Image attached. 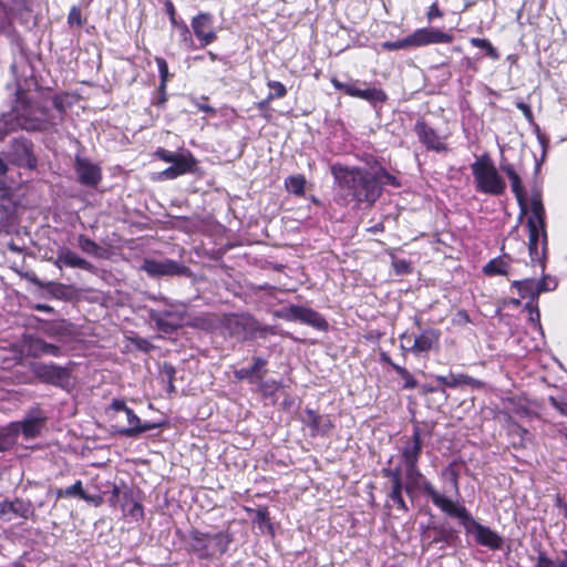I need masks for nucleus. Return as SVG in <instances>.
<instances>
[{
    "instance_id": "obj_42",
    "label": "nucleus",
    "mask_w": 567,
    "mask_h": 567,
    "mask_svg": "<svg viewBox=\"0 0 567 567\" xmlns=\"http://www.w3.org/2000/svg\"><path fill=\"white\" fill-rule=\"evenodd\" d=\"M471 44L475 48L483 49L486 52V54L492 59H498L499 56L497 50L486 39L472 38Z\"/></svg>"
},
{
    "instance_id": "obj_63",
    "label": "nucleus",
    "mask_w": 567,
    "mask_h": 567,
    "mask_svg": "<svg viewBox=\"0 0 567 567\" xmlns=\"http://www.w3.org/2000/svg\"><path fill=\"white\" fill-rule=\"evenodd\" d=\"M527 307L530 308V320L532 321H535V320H539V310H538V307L537 306H534L530 303L527 305Z\"/></svg>"
},
{
    "instance_id": "obj_53",
    "label": "nucleus",
    "mask_w": 567,
    "mask_h": 567,
    "mask_svg": "<svg viewBox=\"0 0 567 567\" xmlns=\"http://www.w3.org/2000/svg\"><path fill=\"white\" fill-rule=\"evenodd\" d=\"M182 153H174V152H169L165 148H158L156 152H155V155L161 158L162 161L164 162H167V163H173L177 156H179Z\"/></svg>"
},
{
    "instance_id": "obj_11",
    "label": "nucleus",
    "mask_w": 567,
    "mask_h": 567,
    "mask_svg": "<svg viewBox=\"0 0 567 567\" xmlns=\"http://www.w3.org/2000/svg\"><path fill=\"white\" fill-rule=\"evenodd\" d=\"M141 270L145 271L151 277L162 276H176V275H188L189 269L172 259H145L140 267Z\"/></svg>"
},
{
    "instance_id": "obj_24",
    "label": "nucleus",
    "mask_w": 567,
    "mask_h": 567,
    "mask_svg": "<svg viewBox=\"0 0 567 567\" xmlns=\"http://www.w3.org/2000/svg\"><path fill=\"white\" fill-rule=\"evenodd\" d=\"M126 416L127 422L130 424V427L123 429L120 431V434L126 436V437H136L141 435L144 432L154 430L158 427V424L156 423H142L140 417L134 413L132 409L126 410Z\"/></svg>"
},
{
    "instance_id": "obj_58",
    "label": "nucleus",
    "mask_w": 567,
    "mask_h": 567,
    "mask_svg": "<svg viewBox=\"0 0 567 567\" xmlns=\"http://www.w3.org/2000/svg\"><path fill=\"white\" fill-rule=\"evenodd\" d=\"M516 106L518 110H520L524 114V116L529 121L532 122L533 120V113H532V110L529 107L528 104L524 103V102H518L516 103Z\"/></svg>"
},
{
    "instance_id": "obj_35",
    "label": "nucleus",
    "mask_w": 567,
    "mask_h": 567,
    "mask_svg": "<svg viewBox=\"0 0 567 567\" xmlns=\"http://www.w3.org/2000/svg\"><path fill=\"white\" fill-rule=\"evenodd\" d=\"M155 62L157 64L159 76H161V83H159L158 89L164 94L165 89H166V83L169 78L168 65H167V62L163 58H159V56L155 58ZM164 102H165V96L163 95L158 103H164Z\"/></svg>"
},
{
    "instance_id": "obj_43",
    "label": "nucleus",
    "mask_w": 567,
    "mask_h": 567,
    "mask_svg": "<svg viewBox=\"0 0 567 567\" xmlns=\"http://www.w3.org/2000/svg\"><path fill=\"white\" fill-rule=\"evenodd\" d=\"M84 491H83V487H82V482L81 481H76L73 485L66 487V488H60L58 489L56 492V496L59 498L61 497H82Z\"/></svg>"
},
{
    "instance_id": "obj_54",
    "label": "nucleus",
    "mask_w": 567,
    "mask_h": 567,
    "mask_svg": "<svg viewBox=\"0 0 567 567\" xmlns=\"http://www.w3.org/2000/svg\"><path fill=\"white\" fill-rule=\"evenodd\" d=\"M68 22L70 25H82V16H81V11L76 8V7H73L68 16Z\"/></svg>"
},
{
    "instance_id": "obj_13",
    "label": "nucleus",
    "mask_w": 567,
    "mask_h": 567,
    "mask_svg": "<svg viewBox=\"0 0 567 567\" xmlns=\"http://www.w3.org/2000/svg\"><path fill=\"white\" fill-rule=\"evenodd\" d=\"M284 317L287 320L300 321L301 323L311 326L318 330H327L328 328L326 319L319 312L307 307L290 306Z\"/></svg>"
},
{
    "instance_id": "obj_32",
    "label": "nucleus",
    "mask_w": 567,
    "mask_h": 567,
    "mask_svg": "<svg viewBox=\"0 0 567 567\" xmlns=\"http://www.w3.org/2000/svg\"><path fill=\"white\" fill-rule=\"evenodd\" d=\"M165 9H166V13L168 14L172 24L178 27L182 30L183 40L186 43L192 44L193 43V39H192L190 34H189V29H188L186 23H184V22L178 23L177 22L175 7H174V4H173V2L171 0H167L165 2Z\"/></svg>"
},
{
    "instance_id": "obj_12",
    "label": "nucleus",
    "mask_w": 567,
    "mask_h": 567,
    "mask_svg": "<svg viewBox=\"0 0 567 567\" xmlns=\"http://www.w3.org/2000/svg\"><path fill=\"white\" fill-rule=\"evenodd\" d=\"M422 434L417 425L413 426L412 435L405 437L400 449L401 458L404 467H410V472L417 465L422 453Z\"/></svg>"
},
{
    "instance_id": "obj_19",
    "label": "nucleus",
    "mask_w": 567,
    "mask_h": 567,
    "mask_svg": "<svg viewBox=\"0 0 567 567\" xmlns=\"http://www.w3.org/2000/svg\"><path fill=\"white\" fill-rule=\"evenodd\" d=\"M440 340V333L435 329H425L419 336L413 339L411 346L406 347L401 344L402 350L410 351L412 353L427 352L437 346Z\"/></svg>"
},
{
    "instance_id": "obj_31",
    "label": "nucleus",
    "mask_w": 567,
    "mask_h": 567,
    "mask_svg": "<svg viewBox=\"0 0 567 567\" xmlns=\"http://www.w3.org/2000/svg\"><path fill=\"white\" fill-rule=\"evenodd\" d=\"M30 351L34 357H40L43 354H49L53 357H58L61 353V350L58 346L48 343L44 340L35 339L30 344Z\"/></svg>"
},
{
    "instance_id": "obj_46",
    "label": "nucleus",
    "mask_w": 567,
    "mask_h": 567,
    "mask_svg": "<svg viewBox=\"0 0 567 567\" xmlns=\"http://www.w3.org/2000/svg\"><path fill=\"white\" fill-rule=\"evenodd\" d=\"M268 87L271 90V92L268 94V101L284 97L287 94L286 86L281 82L269 81Z\"/></svg>"
},
{
    "instance_id": "obj_28",
    "label": "nucleus",
    "mask_w": 567,
    "mask_h": 567,
    "mask_svg": "<svg viewBox=\"0 0 567 567\" xmlns=\"http://www.w3.org/2000/svg\"><path fill=\"white\" fill-rule=\"evenodd\" d=\"M513 287L517 289L522 298H529L532 302L538 298L536 279L527 278L524 280H516L513 282Z\"/></svg>"
},
{
    "instance_id": "obj_29",
    "label": "nucleus",
    "mask_w": 567,
    "mask_h": 567,
    "mask_svg": "<svg viewBox=\"0 0 567 567\" xmlns=\"http://www.w3.org/2000/svg\"><path fill=\"white\" fill-rule=\"evenodd\" d=\"M532 215L527 223L534 221L536 226H545V208L539 194H533L530 198Z\"/></svg>"
},
{
    "instance_id": "obj_7",
    "label": "nucleus",
    "mask_w": 567,
    "mask_h": 567,
    "mask_svg": "<svg viewBox=\"0 0 567 567\" xmlns=\"http://www.w3.org/2000/svg\"><path fill=\"white\" fill-rule=\"evenodd\" d=\"M225 327L228 332L241 340L265 337L268 328H262L259 322L249 315H231L226 318Z\"/></svg>"
},
{
    "instance_id": "obj_30",
    "label": "nucleus",
    "mask_w": 567,
    "mask_h": 567,
    "mask_svg": "<svg viewBox=\"0 0 567 567\" xmlns=\"http://www.w3.org/2000/svg\"><path fill=\"white\" fill-rule=\"evenodd\" d=\"M17 443V426L9 423L0 427V452L9 451Z\"/></svg>"
},
{
    "instance_id": "obj_59",
    "label": "nucleus",
    "mask_w": 567,
    "mask_h": 567,
    "mask_svg": "<svg viewBox=\"0 0 567 567\" xmlns=\"http://www.w3.org/2000/svg\"><path fill=\"white\" fill-rule=\"evenodd\" d=\"M177 176H181V175L177 173V171L173 166L167 167L166 169H164L161 173V177L164 179H173V178H176Z\"/></svg>"
},
{
    "instance_id": "obj_22",
    "label": "nucleus",
    "mask_w": 567,
    "mask_h": 567,
    "mask_svg": "<svg viewBox=\"0 0 567 567\" xmlns=\"http://www.w3.org/2000/svg\"><path fill=\"white\" fill-rule=\"evenodd\" d=\"M54 266L58 268H62V266H68L71 268H80L87 271L93 269V265L86 259L79 256L76 252L72 251L69 248H61L58 251V257L53 260Z\"/></svg>"
},
{
    "instance_id": "obj_21",
    "label": "nucleus",
    "mask_w": 567,
    "mask_h": 567,
    "mask_svg": "<svg viewBox=\"0 0 567 567\" xmlns=\"http://www.w3.org/2000/svg\"><path fill=\"white\" fill-rule=\"evenodd\" d=\"M75 171L79 181L87 186H96L101 179L100 168L90 161L76 157Z\"/></svg>"
},
{
    "instance_id": "obj_26",
    "label": "nucleus",
    "mask_w": 567,
    "mask_h": 567,
    "mask_svg": "<svg viewBox=\"0 0 567 567\" xmlns=\"http://www.w3.org/2000/svg\"><path fill=\"white\" fill-rule=\"evenodd\" d=\"M436 381L449 388H457L461 385H468L472 388H480L483 383L466 374H451L449 377L437 375Z\"/></svg>"
},
{
    "instance_id": "obj_4",
    "label": "nucleus",
    "mask_w": 567,
    "mask_h": 567,
    "mask_svg": "<svg viewBox=\"0 0 567 567\" xmlns=\"http://www.w3.org/2000/svg\"><path fill=\"white\" fill-rule=\"evenodd\" d=\"M477 192L499 196L506 189V183L498 174L494 163L488 155H482L471 165Z\"/></svg>"
},
{
    "instance_id": "obj_56",
    "label": "nucleus",
    "mask_w": 567,
    "mask_h": 567,
    "mask_svg": "<svg viewBox=\"0 0 567 567\" xmlns=\"http://www.w3.org/2000/svg\"><path fill=\"white\" fill-rule=\"evenodd\" d=\"M443 17V12L440 10L436 2L432 3L426 13V18L429 21H433L435 18Z\"/></svg>"
},
{
    "instance_id": "obj_49",
    "label": "nucleus",
    "mask_w": 567,
    "mask_h": 567,
    "mask_svg": "<svg viewBox=\"0 0 567 567\" xmlns=\"http://www.w3.org/2000/svg\"><path fill=\"white\" fill-rule=\"evenodd\" d=\"M536 287L539 296L543 292L554 290L557 287V282L549 276H545L540 280H536Z\"/></svg>"
},
{
    "instance_id": "obj_62",
    "label": "nucleus",
    "mask_w": 567,
    "mask_h": 567,
    "mask_svg": "<svg viewBox=\"0 0 567 567\" xmlns=\"http://www.w3.org/2000/svg\"><path fill=\"white\" fill-rule=\"evenodd\" d=\"M112 408L115 410V411H123L126 413V410L130 409L124 401L122 400H114L112 402Z\"/></svg>"
},
{
    "instance_id": "obj_45",
    "label": "nucleus",
    "mask_w": 567,
    "mask_h": 567,
    "mask_svg": "<svg viewBox=\"0 0 567 567\" xmlns=\"http://www.w3.org/2000/svg\"><path fill=\"white\" fill-rule=\"evenodd\" d=\"M403 489H404L403 486L391 487V491L389 493V498L396 505L398 509L406 513L409 511V507L402 497Z\"/></svg>"
},
{
    "instance_id": "obj_6",
    "label": "nucleus",
    "mask_w": 567,
    "mask_h": 567,
    "mask_svg": "<svg viewBox=\"0 0 567 567\" xmlns=\"http://www.w3.org/2000/svg\"><path fill=\"white\" fill-rule=\"evenodd\" d=\"M404 470L406 483L403 487L408 496H410L411 498L413 497L415 491H421L426 496H429L432 503L441 511L442 505L443 507L445 506V502H454L453 499L437 492L431 484V482H429L420 472L417 465H414V468L411 472L410 467H404Z\"/></svg>"
},
{
    "instance_id": "obj_50",
    "label": "nucleus",
    "mask_w": 567,
    "mask_h": 567,
    "mask_svg": "<svg viewBox=\"0 0 567 567\" xmlns=\"http://www.w3.org/2000/svg\"><path fill=\"white\" fill-rule=\"evenodd\" d=\"M442 476L451 482L452 487L458 495V474L455 468L452 465L447 466L442 471Z\"/></svg>"
},
{
    "instance_id": "obj_1",
    "label": "nucleus",
    "mask_w": 567,
    "mask_h": 567,
    "mask_svg": "<svg viewBox=\"0 0 567 567\" xmlns=\"http://www.w3.org/2000/svg\"><path fill=\"white\" fill-rule=\"evenodd\" d=\"M52 104L54 112L39 101L18 99L12 111L0 120V140L18 128L35 132L58 125L64 109L58 99H54Z\"/></svg>"
},
{
    "instance_id": "obj_27",
    "label": "nucleus",
    "mask_w": 567,
    "mask_h": 567,
    "mask_svg": "<svg viewBox=\"0 0 567 567\" xmlns=\"http://www.w3.org/2000/svg\"><path fill=\"white\" fill-rule=\"evenodd\" d=\"M266 365V361L262 358H254V364L251 368H241L235 371V377L238 380L249 379L255 377L257 380L261 381L265 372H261L264 367Z\"/></svg>"
},
{
    "instance_id": "obj_18",
    "label": "nucleus",
    "mask_w": 567,
    "mask_h": 567,
    "mask_svg": "<svg viewBox=\"0 0 567 567\" xmlns=\"http://www.w3.org/2000/svg\"><path fill=\"white\" fill-rule=\"evenodd\" d=\"M529 238L528 249L533 261H540L544 254L547 236L545 226H536L534 221L527 223Z\"/></svg>"
},
{
    "instance_id": "obj_47",
    "label": "nucleus",
    "mask_w": 567,
    "mask_h": 567,
    "mask_svg": "<svg viewBox=\"0 0 567 567\" xmlns=\"http://www.w3.org/2000/svg\"><path fill=\"white\" fill-rule=\"evenodd\" d=\"M383 475L391 481V487L403 486L401 467L383 470Z\"/></svg>"
},
{
    "instance_id": "obj_5",
    "label": "nucleus",
    "mask_w": 567,
    "mask_h": 567,
    "mask_svg": "<svg viewBox=\"0 0 567 567\" xmlns=\"http://www.w3.org/2000/svg\"><path fill=\"white\" fill-rule=\"evenodd\" d=\"M231 540L228 533L207 534L193 530L189 535L188 548L200 559H206L216 554L226 553Z\"/></svg>"
},
{
    "instance_id": "obj_61",
    "label": "nucleus",
    "mask_w": 567,
    "mask_h": 567,
    "mask_svg": "<svg viewBox=\"0 0 567 567\" xmlns=\"http://www.w3.org/2000/svg\"><path fill=\"white\" fill-rule=\"evenodd\" d=\"M554 567H567V550H564L561 555L554 560Z\"/></svg>"
},
{
    "instance_id": "obj_17",
    "label": "nucleus",
    "mask_w": 567,
    "mask_h": 567,
    "mask_svg": "<svg viewBox=\"0 0 567 567\" xmlns=\"http://www.w3.org/2000/svg\"><path fill=\"white\" fill-rule=\"evenodd\" d=\"M9 158L18 166L30 169L37 166V158L32 153L31 143L27 140H16L12 143Z\"/></svg>"
},
{
    "instance_id": "obj_48",
    "label": "nucleus",
    "mask_w": 567,
    "mask_h": 567,
    "mask_svg": "<svg viewBox=\"0 0 567 567\" xmlns=\"http://www.w3.org/2000/svg\"><path fill=\"white\" fill-rule=\"evenodd\" d=\"M413 47V42H411V34L405 39L398 41H388L382 44V48L389 51L401 50Z\"/></svg>"
},
{
    "instance_id": "obj_55",
    "label": "nucleus",
    "mask_w": 567,
    "mask_h": 567,
    "mask_svg": "<svg viewBox=\"0 0 567 567\" xmlns=\"http://www.w3.org/2000/svg\"><path fill=\"white\" fill-rule=\"evenodd\" d=\"M535 567H554V560L550 559L545 553H539Z\"/></svg>"
},
{
    "instance_id": "obj_38",
    "label": "nucleus",
    "mask_w": 567,
    "mask_h": 567,
    "mask_svg": "<svg viewBox=\"0 0 567 567\" xmlns=\"http://www.w3.org/2000/svg\"><path fill=\"white\" fill-rule=\"evenodd\" d=\"M359 99L375 103V102H384L386 100V94L381 89H364L359 91Z\"/></svg>"
},
{
    "instance_id": "obj_57",
    "label": "nucleus",
    "mask_w": 567,
    "mask_h": 567,
    "mask_svg": "<svg viewBox=\"0 0 567 567\" xmlns=\"http://www.w3.org/2000/svg\"><path fill=\"white\" fill-rule=\"evenodd\" d=\"M360 89L355 86L353 82H346L343 86V92L350 96L358 97Z\"/></svg>"
},
{
    "instance_id": "obj_52",
    "label": "nucleus",
    "mask_w": 567,
    "mask_h": 567,
    "mask_svg": "<svg viewBox=\"0 0 567 567\" xmlns=\"http://www.w3.org/2000/svg\"><path fill=\"white\" fill-rule=\"evenodd\" d=\"M11 23L9 9L0 2V32L6 31Z\"/></svg>"
},
{
    "instance_id": "obj_60",
    "label": "nucleus",
    "mask_w": 567,
    "mask_h": 567,
    "mask_svg": "<svg viewBox=\"0 0 567 567\" xmlns=\"http://www.w3.org/2000/svg\"><path fill=\"white\" fill-rule=\"evenodd\" d=\"M81 499L87 502V503H92L94 504L95 506H99L101 503H102V497L101 496H97V495H89L86 494L85 492L83 493Z\"/></svg>"
},
{
    "instance_id": "obj_25",
    "label": "nucleus",
    "mask_w": 567,
    "mask_h": 567,
    "mask_svg": "<svg viewBox=\"0 0 567 567\" xmlns=\"http://www.w3.org/2000/svg\"><path fill=\"white\" fill-rule=\"evenodd\" d=\"M501 169L508 177L512 192L514 193L522 210L526 209V194L522 184V179L512 164H502Z\"/></svg>"
},
{
    "instance_id": "obj_23",
    "label": "nucleus",
    "mask_w": 567,
    "mask_h": 567,
    "mask_svg": "<svg viewBox=\"0 0 567 567\" xmlns=\"http://www.w3.org/2000/svg\"><path fill=\"white\" fill-rule=\"evenodd\" d=\"M9 514L28 519L33 515L32 504L20 498L0 502V516H7Z\"/></svg>"
},
{
    "instance_id": "obj_10",
    "label": "nucleus",
    "mask_w": 567,
    "mask_h": 567,
    "mask_svg": "<svg viewBox=\"0 0 567 567\" xmlns=\"http://www.w3.org/2000/svg\"><path fill=\"white\" fill-rule=\"evenodd\" d=\"M47 414L40 408L31 409L20 422H11L17 426V439L22 433L24 439H34L40 435L47 422Z\"/></svg>"
},
{
    "instance_id": "obj_2",
    "label": "nucleus",
    "mask_w": 567,
    "mask_h": 567,
    "mask_svg": "<svg viewBox=\"0 0 567 567\" xmlns=\"http://www.w3.org/2000/svg\"><path fill=\"white\" fill-rule=\"evenodd\" d=\"M332 174L346 199L350 197L359 204L372 205L381 196L380 185L372 171L334 165Z\"/></svg>"
},
{
    "instance_id": "obj_8",
    "label": "nucleus",
    "mask_w": 567,
    "mask_h": 567,
    "mask_svg": "<svg viewBox=\"0 0 567 567\" xmlns=\"http://www.w3.org/2000/svg\"><path fill=\"white\" fill-rule=\"evenodd\" d=\"M186 317V309L183 305H167L163 309H152L150 319L158 330L171 333L183 326Z\"/></svg>"
},
{
    "instance_id": "obj_15",
    "label": "nucleus",
    "mask_w": 567,
    "mask_h": 567,
    "mask_svg": "<svg viewBox=\"0 0 567 567\" xmlns=\"http://www.w3.org/2000/svg\"><path fill=\"white\" fill-rule=\"evenodd\" d=\"M301 422L310 430L311 436H324L333 427L329 415L319 414L312 409H306L301 415Z\"/></svg>"
},
{
    "instance_id": "obj_41",
    "label": "nucleus",
    "mask_w": 567,
    "mask_h": 567,
    "mask_svg": "<svg viewBox=\"0 0 567 567\" xmlns=\"http://www.w3.org/2000/svg\"><path fill=\"white\" fill-rule=\"evenodd\" d=\"M195 162L190 156H186L181 154L172 163V166L177 171L179 175L186 174L192 171Z\"/></svg>"
},
{
    "instance_id": "obj_37",
    "label": "nucleus",
    "mask_w": 567,
    "mask_h": 567,
    "mask_svg": "<svg viewBox=\"0 0 567 567\" xmlns=\"http://www.w3.org/2000/svg\"><path fill=\"white\" fill-rule=\"evenodd\" d=\"M122 509L125 515L131 516L136 520L143 516L142 505L138 502L128 498L127 495H125V503L122 505Z\"/></svg>"
},
{
    "instance_id": "obj_64",
    "label": "nucleus",
    "mask_w": 567,
    "mask_h": 567,
    "mask_svg": "<svg viewBox=\"0 0 567 567\" xmlns=\"http://www.w3.org/2000/svg\"><path fill=\"white\" fill-rule=\"evenodd\" d=\"M196 106H197L198 110H200V111H203L205 113H209V114H214L215 113V110L212 106H209L208 104H206V103L197 102Z\"/></svg>"
},
{
    "instance_id": "obj_44",
    "label": "nucleus",
    "mask_w": 567,
    "mask_h": 567,
    "mask_svg": "<svg viewBox=\"0 0 567 567\" xmlns=\"http://www.w3.org/2000/svg\"><path fill=\"white\" fill-rule=\"evenodd\" d=\"M392 369L404 380V389H414L417 386L416 380L405 368L399 364H392Z\"/></svg>"
},
{
    "instance_id": "obj_39",
    "label": "nucleus",
    "mask_w": 567,
    "mask_h": 567,
    "mask_svg": "<svg viewBox=\"0 0 567 567\" xmlns=\"http://www.w3.org/2000/svg\"><path fill=\"white\" fill-rule=\"evenodd\" d=\"M8 165L0 155V198H8L10 195V186L8 184Z\"/></svg>"
},
{
    "instance_id": "obj_14",
    "label": "nucleus",
    "mask_w": 567,
    "mask_h": 567,
    "mask_svg": "<svg viewBox=\"0 0 567 567\" xmlns=\"http://www.w3.org/2000/svg\"><path fill=\"white\" fill-rule=\"evenodd\" d=\"M192 29L197 40L200 42V47H206L217 39L214 28V18L207 12H202L193 18Z\"/></svg>"
},
{
    "instance_id": "obj_51",
    "label": "nucleus",
    "mask_w": 567,
    "mask_h": 567,
    "mask_svg": "<svg viewBox=\"0 0 567 567\" xmlns=\"http://www.w3.org/2000/svg\"><path fill=\"white\" fill-rule=\"evenodd\" d=\"M32 281L37 286L47 289L48 291H50L54 296H58V291H61L63 289L62 285L53 282V281L43 282V281H41V280H39L37 278H34Z\"/></svg>"
},
{
    "instance_id": "obj_40",
    "label": "nucleus",
    "mask_w": 567,
    "mask_h": 567,
    "mask_svg": "<svg viewBox=\"0 0 567 567\" xmlns=\"http://www.w3.org/2000/svg\"><path fill=\"white\" fill-rule=\"evenodd\" d=\"M78 246L83 252L94 256H97L101 250V247L85 235L78 237Z\"/></svg>"
},
{
    "instance_id": "obj_9",
    "label": "nucleus",
    "mask_w": 567,
    "mask_h": 567,
    "mask_svg": "<svg viewBox=\"0 0 567 567\" xmlns=\"http://www.w3.org/2000/svg\"><path fill=\"white\" fill-rule=\"evenodd\" d=\"M30 370L41 382L54 386H64L70 380L69 370L53 363L33 362Z\"/></svg>"
},
{
    "instance_id": "obj_33",
    "label": "nucleus",
    "mask_w": 567,
    "mask_h": 567,
    "mask_svg": "<svg viewBox=\"0 0 567 567\" xmlns=\"http://www.w3.org/2000/svg\"><path fill=\"white\" fill-rule=\"evenodd\" d=\"M372 173L375 176V181L380 185L381 189L384 185H391L393 187H399L401 185L398 178L386 172L382 166L377 167L372 171Z\"/></svg>"
},
{
    "instance_id": "obj_36",
    "label": "nucleus",
    "mask_w": 567,
    "mask_h": 567,
    "mask_svg": "<svg viewBox=\"0 0 567 567\" xmlns=\"http://www.w3.org/2000/svg\"><path fill=\"white\" fill-rule=\"evenodd\" d=\"M288 192L295 195H302L305 190L306 179L302 175L289 176L285 182Z\"/></svg>"
},
{
    "instance_id": "obj_20",
    "label": "nucleus",
    "mask_w": 567,
    "mask_h": 567,
    "mask_svg": "<svg viewBox=\"0 0 567 567\" xmlns=\"http://www.w3.org/2000/svg\"><path fill=\"white\" fill-rule=\"evenodd\" d=\"M415 133L419 136V140L429 148L436 152H442L446 150V146L442 138L436 134V132L429 126L424 121H417L415 123Z\"/></svg>"
},
{
    "instance_id": "obj_3",
    "label": "nucleus",
    "mask_w": 567,
    "mask_h": 567,
    "mask_svg": "<svg viewBox=\"0 0 567 567\" xmlns=\"http://www.w3.org/2000/svg\"><path fill=\"white\" fill-rule=\"evenodd\" d=\"M442 512L446 515L457 518L464 526L468 534H473L475 540L491 549H499L503 545L502 537L489 527H486L476 522L466 507L456 502H445V506H442Z\"/></svg>"
},
{
    "instance_id": "obj_16",
    "label": "nucleus",
    "mask_w": 567,
    "mask_h": 567,
    "mask_svg": "<svg viewBox=\"0 0 567 567\" xmlns=\"http://www.w3.org/2000/svg\"><path fill=\"white\" fill-rule=\"evenodd\" d=\"M453 39V34L434 28H421L411 34V42H413V47L451 43Z\"/></svg>"
},
{
    "instance_id": "obj_34",
    "label": "nucleus",
    "mask_w": 567,
    "mask_h": 567,
    "mask_svg": "<svg viewBox=\"0 0 567 567\" xmlns=\"http://www.w3.org/2000/svg\"><path fill=\"white\" fill-rule=\"evenodd\" d=\"M508 269V264L503 258H496L486 264L483 268L484 272L488 276L494 275H506Z\"/></svg>"
}]
</instances>
